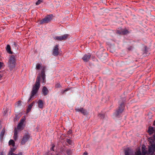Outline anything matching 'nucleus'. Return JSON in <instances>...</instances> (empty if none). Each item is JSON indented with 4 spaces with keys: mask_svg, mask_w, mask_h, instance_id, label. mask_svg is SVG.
Returning <instances> with one entry per match:
<instances>
[{
    "mask_svg": "<svg viewBox=\"0 0 155 155\" xmlns=\"http://www.w3.org/2000/svg\"><path fill=\"white\" fill-rule=\"evenodd\" d=\"M91 57V55L90 54H85L84 55V56L83 57L82 59L83 60L84 62H87V61L89 59H90Z\"/></svg>",
    "mask_w": 155,
    "mask_h": 155,
    "instance_id": "10",
    "label": "nucleus"
},
{
    "mask_svg": "<svg viewBox=\"0 0 155 155\" xmlns=\"http://www.w3.org/2000/svg\"><path fill=\"white\" fill-rule=\"evenodd\" d=\"M3 63L2 62H0V69L3 66Z\"/></svg>",
    "mask_w": 155,
    "mask_h": 155,
    "instance_id": "29",
    "label": "nucleus"
},
{
    "mask_svg": "<svg viewBox=\"0 0 155 155\" xmlns=\"http://www.w3.org/2000/svg\"><path fill=\"white\" fill-rule=\"evenodd\" d=\"M124 107V103H122L120 104V106L119 107L118 110V111L117 112L118 113L117 115H118L120 113H121L122 111L123 110Z\"/></svg>",
    "mask_w": 155,
    "mask_h": 155,
    "instance_id": "11",
    "label": "nucleus"
},
{
    "mask_svg": "<svg viewBox=\"0 0 155 155\" xmlns=\"http://www.w3.org/2000/svg\"><path fill=\"white\" fill-rule=\"evenodd\" d=\"M21 104V102L20 101H19L18 102V106H19Z\"/></svg>",
    "mask_w": 155,
    "mask_h": 155,
    "instance_id": "30",
    "label": "nucleus"
},
{
    "mask_svg": "<svg viewBox=\"0 0 155 155\" xmlns=\"http://www.w3.org/2000/svg\"><path fill=\"white\" fill-rule=\"evenodd\" d=\"M15 59L14 56H11L9 59L8 63V66L10 70H12L15 66Z\"/></svg>",
    "mask_w": 155,
    "mask_h": 155,
    "instance_id": "4",
    "label": "nucleus"
},
{
    "mask_svg": "<svg viewBox=\"0 0 155 155\" xmlns=\"http://www.w3.org/2000/svg\"><path fill=\"white\" fill-rule=\"evenodd\" d=\"M43 102L41 100H39L38 102V107L41 109H42L43 107Z\"/></svg>",
    "mask_w": 155,
    "mask_h": 155,
    "instance_id": "12",
    "label": "nucleus"
},
{
    "mask_svg": "<svg viewBox=\"0 0 155 155\" xmlns=\"http://www.w3.org/2000/svg\"><path fill=\"white\" fill-rule=\"evenodd\" d=\"M43 0H38L37 2L36 3V5H38L40 4L41 2H42Z\"/></svg>",
    "mask_w": 155,
    "mask_h": 155,
    "instance_id": "24",
    "label": "nucleus"
},
{
    "mask_svg": "<svg viewBox=\"0 0 155 155\" xmlns=\"http://www.w3.org/2000/svg\"><path fill=\"white\" fill-rule=\"evenodd\" d=\"M30 136L29 134L27 132L25 133L23 136L22 140L21 142V145H24L25 143L27 142L28 140L30 138Z\"/></svg>",
    "mask_w": 155,
    "mask_h": 155,
    "instance_id": "7",
    "label": "nucleus"
},
{
    "mask_svg": "<svg viewBox=\"0 0 155 155\" xmlns=\"http://www.w3.org/2000/svg\"><path fill=\"white\" fill-rule=\"evenodd\" d=\"M13 138L15 140H16L18 138V132L16 128L15 129V132Z\"/></svg>",
    "mask_w": 155,
    "mask_h": 155,
    "instance_id": "16",
    "label": "nucleus"
},
{
    "mask_svg": "<svg viewBox=\"0 0 155 155\" xmlns=\"http://www.w3.org/2000/svg\"><path fill=\"white\" fill-rule=\"evenodd\" d=\"M154 129L153 127H150L148 129V133L150 134H152L153 133H154Z\"/></svg>",
    "mask_w": 155,
    "mask_h": 155,
    "instance_id": "14",
    "label": "nucleus"
},
{
    "mask_svg": "<svg viewBox=\"0 0 155 155\" xmlns=\"http://www.w3.org/2000/svg\"><path fill=\"white\" fill-rule=\"evenodd\" d=\"M59 85H56V87H60Z\"/></svg>",
    "mask_w": 155,
    "mask_h": 155,
    "instance_id": "34",
    "label": "nucleus"
},
{
    "mask_svg": "<svg viewBox=\"0 0 155 155\" xmlns=\"http://www.w3.org/2000/svg\"><path fill=\"white\" fill-rule=\"evenodd\" d=\"M10 148V150L9 151L8 155H11L12 154H14V153L13 152L15 151L16 149L15 147H11Z\"/></svg>",
    "mask_w": 155,
    "mask_h": 155,
    "instance_id": "15",
    "label": "nucleus"
},
{
    "mask_svg": "<svg viewBox=\"0 0 155 155\" xmlns=\"http://www.w3.org/2000/svg\"><path fill=\"white\" fill-rule=\"evenodd\" d=\"M122 33L123 34H126L128 33V31L127 30H125L124 31H122Z\"/></svg>",
    "mask_w": 155,
    "mask_h": 155,
    "instance_id": "26",
    "label": "nucleus"
},
{
    "mask_svg": "<svg viewBox=\"0 0 155 155\" xmlns=\"http://www.w3.org/2000/svg\"><path fill=\"white\" fill-rule=\"evenodd\" d=\"M82 155H87V153L86 152H85Z\"/></svg>",
    "mask_w": 155,
    "mask_h": 155,
    "instance_id": "31",
    "label": "nucleus"
},
{
    "mask_svg": "<svg viewBox=\"0 0 155 155\" xmlns=\"http://www.w3.org/2000/svg\"><path fill=\"white\" fill-rule=\"evenodd\" d=\"M142 153L141 152L140 149H138L135 153V155H146L148 154V152L146 150L145 146L143 145L142 147Z\"/></svg>",
    "mask_w": 155,
    "mask_h": 155,
    "instance_id": "2",
    "label": "nucleus"
},
{
    "mask_svg": "<svg viewBox=\"0 0 155 155\" xmlns=\"http://www.w3.org/2000/svg\"><path fill=\"white\" fill-rule=\"evenodd\" d=\"M153 125L154 126H155V120L154 121L153 123Z\"/></svg>",
    "mask_w": 155,
    "mask_h": 155,
    "instance_id": "36",
    "label": "nucleus"
},
{
    "mask_svg": "<svg viewBox=\"0 0 155 155\" xmlns=\"http://www.w3.org/2000/svg\"><path fill=\"white\" fill-rule=\"evenodd\" d=\"M6 49L7 51L10 54H12V52L11 51V47L9 45H7Z\"/></svg>",
    "mask_w": 155,
    "mask_h": 155,
    "instance_id": "17",
    "label": "nucleus"
},
{
    "mask_svg": "<svg viewBox=\"0 0 155 155\" xmlns=\"http://www.w3.org/2000/svg\"><path fill=\"white\" fill-rule=\"evenodd\" d=\"M52 19V16L51 15H48L46 16L44 18L41 20L40 21V24H43L47 23L50 22Z\"/></svg>",
    "mask_w": 155,
    "mask_h": 155,
    "instance_id": "5",
    "label": "nucleus"
},
{
    "mask_svg": "<svg viewBox=\"0 0 155 155\" xmlns=\"http://www.w3.org/2000/svg\"><path fill=\"white\" fill-rule=\"evenodd\" d=\"M42 91L44 95H46L48 93V90L47 88L45 86L43 87L42 90Z\"/></svg>",
    "mask_w": 155,
    "mask_h": 155,
    "instance_id": "13",
    "label": "nucleus"
},
{
    "mask_svg": "<svg viewBox=\"0 0 155 155\" xmlns=\"http://www.w3.org/2000/svg\"><path fill=\"white\" fill-rule=\"evenodd\" d=\"M40 76L37 77L35 83L33 86L31 94L29 99V101L31 100L33 97L34 95L37 92L40 86Z\"/></svg>",
    "mask_w": 155,
    "mask_h": 155,
    "instance_id": "1",
    "label": "nucleus"
},
{
    "mask_svg": "<svg viewBox=\"0 0 155 155\" xmlns=\"http://www.w3.org/2000/svg\"><path fill=\"white\" fill-rule=\"evenodd\" d=\"M75 110L76 111L81 112V111H82L83 110V108H79V107H77L75 108Z\"/></svg>",
    "mask_w": 155,
    "mask_h": 155,
    "instance_id": "22",
    "label": "nucleus"
},
{
    "mask_svg": "<svg viewBox=\"0 0 155 155\" xmlns=\"http://www.w3.org/2000/svg\"><path fill=\"white\" fill-rule=\"evenodd\" d=\"M81 113L84 115H86L87 114V112L86 110L84 109L83 108V110L82 111H81Z\"/></svg>",
    "mask_w": 155,
    "mask_h": 155,
    "instance_id": "23",
    "label": "nucleus"
},
{
    "mask_svg": "<svg viewBox=\"0 0 155 155\" xmlns=\"http://www.w3.org/2000/svg\"><path fill=\"white\" fill-rule=\"evenodd\" d=\"M22 153L21 152H20L17 154H16L14 153V154H12L11 155H22Z\"/></svg>",
    "mask_w": 155,
    "mask_h": 155,
    "instance_id": "28",
    "label": "nucleus"
},
{
    "mask_svg": "<svg viewBox=\"0 0 155 155\" xmlns=\"http://www.w3.org/2000/svg\"><path fill=\"white\" fill-rule=\"evenodd\" d=\"M2 77V75L0 74V80L1 79Z\"/></svg>",
    "mask_w": 155,
    "mask_h": 155,
    "instance_id": "37",
    "label": "nucleus"
},
{
    "mask_svg": "<svg viewBox=\"0 0 155 155\" xmlns=\"http://www.w3.org/2000/svg\"><path fill=\"white\" fill-rule=\"evenodd\" d=\"M59 54V48L58 46L56 45L54 47L53 49V54L55 56H56L58 55Z\"/></svg>",
    "mask_w": 155,
    "mask_h": 155,
    "instance_id": "9",
    "label": "nucleus"
},
{
    "mask_svg": "<svg viewBox=\"0 0 155 155\" xmlns=\"http://www.w3.org/2000/svg\"><path fill=\"white\" fill-rule=\"evenodd\" d=\"M34 104V103H32L31 104L29 105L28 108L27 112L28 113L31 110Z\"/></svg>",
    "mask_w": 155,
    "mask_h": 155,
    "instance_id": "18",
    "label": "nucleus"
},
{
    "mask_svg": "<svg viewBox=\"0 0 155 155\" xmlns=\"http://www.w3.org/2000/svg\"><path fill=\"white\" fill-rule=\"evenodd\" d=\"M125 155H130L129 154V151L128 150L125 151Z\"/></svg>",
    "mask_w": 155,
    "mask_h": 155,
    "instance_id": "27",
    "label": "nucleus"
},
{
    "mask_svg": "<svg viewBox=\"0 0 155 155\" xmlns=\"http://www.w3.org/2000/svg\"><path fill=\"white\" fill-rule=\"evenodd\" d=\"M45 68V67H44L43 68L41 72L42 73V78L43 79V80H44L45 77L44 76V69Z\"/></svg>",
    "mask_w": 155,
    "mask_h": 155,
    "instance_id": "21",
    "label": "nucleus"
},
{
    "mask_svg": "<svg viewBox=\"0 0 155 155\" xmlns=\"http://www.w3.org/2000/svg\"><path fill=\"white\" fill-rule=\"evenodd\" d=\"M70 141L69 140H68V142L70 143Z\"/></svg>",
    "mask_w": 155,
    "mask_h": 155,
    "instance_id": "38",
    "label": "nucleus"
},
{
    "mask_svg": "<svg viewBox=\"0 0 155 155\" xmlns=\"http://www.w3.org/2000/svg\"><path fill=\"white\" fill-rule=\"evenodd\" d=\"M68 91V89H66L64 91H63V93H64L65 92L67 91Z\"/></svg>",
    "mask_w": 155,
    "mask_h": 155,
    "instance_id": "33",
    "label": "nucleus"
},
{
    "mask_svg": "<svg viewBox=\"0 0 155 155\" xmlns=\"http://www.w3.org/2000/svg\"><path fill=\"white\" fill-rule=\"evenodd\" d=\"M41 64H37L36 66V68L37 69H40L41 67Z\"/></svg>",
    "mask_w": 155,
    "mask_h": 155,
    "instance_id": "25",
    "label": "nucleus"
},
{
    "mask_svg": "<svg viewBox=\"0 0 155 155\" xmlns=\"http://www.w3.org/2000/svg\"><path fill=\"white\" fill-rule=\"evenodd\" d=\"M54 147V146H53L51 148V150H53V147Z\"/></svg>",
    "mask_w": 155,
    "mask_h": 155,
    "instance_id": "35",
    "label": "nucleus"
},
{
    "mask_svg": "<svg viewBox=\"0 0 155 155\" xmlns=\"http://www.w3.org/2000/svg\"><path fill=\"white\" fill-rule=\"evenodd\" d=\"M68 37V34L64 35L61 36H56L54 37V39L58 41H61L66 39Z\"/></svg>",
    "mask_w": 155,
    "mask_h": 155,
    "instance_id": "6",
    "label": "nucleus"
},
{
    "mask_svg": "<svg viewBox=\"0 0 155 155\" xmlns=\"http://www.w3.org/2000/svg\"><path fill=\"white\" fill-rule=\"evenodd\" d=\"M149 141L151 143V145L148 148V153L151 155L153 154L155 150V145L153 144L154 143V141L150 138L149 139Z\"/></svg>",
    "mask_w": 155,
    "mask_h": 155,
    "instance_id": "3",
    "label": "nucleus"
},
{
    "mask_svg": "<svg viewBox=\"0 0 155 155\" xmlns=\"http://www.w3.org/2000/svg\"><path fill=\"white\" fill-rule=\"evenodd\" d=\"M5 130L3 129L2 130L0 134L1 138L2 139L5 134Z\"/></svg>",
    "mask_w": 155,
    "mask_h": 155,
    "instance_id": "20",
    "label": "nucleus"
},
{
    "mask_svg": "<svg viewBox=\"0 0 155 155\" xmlns=\"http://www.w3.org/2000/svg\"><path fill=\"white\" fill-rule=\"evenodd\" d=\"M0 155H5V154L3 152H1L0 153Z\"/></svg>",
    "mask_w": 155,
    "mask_h": 155,
    "instance_id": "32",
    "label": "nucleus"
},
{
    "mask_svg": "<svg viewBox=\"0 0 155 155\" xmlns=\"http://www.w3.org/2000/svg\"><path fill=\"white\" fill-rule=\"evenodd\" d=\"M9 144L10 145H12V147H14L15 146V143L13 140H11L9 142Z\"/></svg>",
    "mask_w": 155,
    "mask_h": 155,
    "instance_id": "19",
    "label": "nucleus"
},
{
    "mask_svg": "<svg viewBox=\"0 0 155 155\" xmlns=\"http://www.w3.org/2000/svg\"><path fill=\"white\" fill-rule=\"evenodd\" d=\"M25 120V118H22L20 120L19 123L18 124L17 127L18 130H23L24 127V123Z\"/></svg>",
    "mask_w": 155,
    "mask_h": 155,
    "instance_id": "8",
    "label": "nucleus"
}]
</instances>
